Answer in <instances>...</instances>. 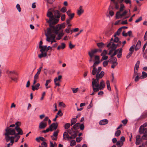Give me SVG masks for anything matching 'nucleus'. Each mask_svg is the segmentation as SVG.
I'll use <instances>...</instances> for the list:
<instances>
[{"label":"nucleus","instance_id":"nucleus-46","mask_svg":"<svg viewBox=\"0 0 147 147\" xmlns=\"http://www.w3.org/2000/svg\"><path fill=\"white\" fill-rule=\"evenodd\" d=\"M40 74L38 73H36L34 76V80H37L39 78V76Z\"/></svg>","mask_w":147,"mask_h":147},{"label":"nucleus","instance_id":"nucleus-51","mask_svg":"<svg viewBox=\"0 0 147 147\" xmlns=\"http://www.w3.org/2000/svg\"><path fill=\"white\" fill-rule=\"evenodd\" d=\"M82 138L81 137H77L76 138V141L77 142H78V143L80 142L81 141V140H82Z\"/></svg>","mask_w":147,"mask_h":147},{"label":"nucleus","instance_id":"nucleus-12","mask_svg":"<svg viewBox=\"0 0 147 147\" xmlns=\"http://www.w3.org/2000/svg\"><path fill=\"white\" fill-rule=\"evenodd\" d=\"M67 132L71 135V136L73 135H74V134H75L76 136V137L77 136V131L74 130V129H72V127L71 129H67Z\"/></svg>","mask_w":147,"mask_h":147},{"label":"nucleus","instance_id":"nucleus-38","mask_svg":"<svg viewBox=\"0 0 147 147\" xmlns=\"http://www.w3.org/2000/svg\"><path fill=\"white\" fill-rule=\"evenodd\" d=\"M50 147H57V144L55 142L54 144L51 141L50 142Z\"/></svg>","mask_w":147,"mask_h":147},{"label":"nucleus","instance_id":"nucleus-10","mask_svg":"<svg viewBox=\"0 0 147 147\" xmlns=\"http://www.w3.org/2000/svg\"><path fill=\"white\" fill-rule=\"evenodd\" d=\"M139 132L140 134H143L142 138L144 140H147V128H139Z\"/></svg>","mask_w":147,"mask_h":147},{"label":"nucleus","instance_id":"nucleus-41","mask_svg":"<svg viewBox=\"0 0 147 147\" xmlns=\"http://www.w3.org/2000/svg\"><path fill=\"white\" fill-rule=\"evenodd\" d=\"M119 50V49H117L116 50H115L114 53L112 55H111V57H113L116 55V54H117V53L118 51Z\"/></svg>","mask_w":147,"mask_h":147},{"label":"nucleus","instance_id":"nucleus-58","mask_svg":"<svg viewBox=\"0 0 147 147\" xmlns=\"http://www.w3.org/2000/svg\"><path fill=\"white\" fill-rule=\"evenodd\" d=\"M75 47V45H73L71 42H70L69 43V47L71 49H72L74 48Z\"/></svg>","mask_w":147,"mask_h":147},{"label":"nucleus","instance_id":"nucleus-43","mask_svg":"<svg viewBox=\"0 0 147 147\" xmlns=\"http://www.w3.org/2000/svg\"><path fill=\"white\" fill-rule=\"evenodd\" d=\"M97 46L100 48H101L103 47L104 44L102 42H100L97 43Z\"/></svg>","mask_w":147,"mask_h":147},{"label":"nucleus","instance_id":"nucleus-42","mask_svg":"<svg viewBox=\"0 0 147 147\" xmlns=\"http://www.w3.org/2000/svg\"><path fill=\"white\" fill-rule=\"evenodd\" d=\"M135 47L134 45L131 46L129 49V52L133 53L134 51V47Z\"/></svg>","mask_w":147,"mask_h":147},{"label":"nucleus","instance_id":"nucleus-28","mask_svg":"<svg viewBox=\"0 0 147 147\" xmlns=\"http://www.w3.org/2000/svg\"><path fill=\"white\" fill-rule=\"evenodd\" d=\"M123 144V143L121 141H118L117 142L116 145L118 147H121Z\"/></svg>","mask_w":147,"mask_h":147},{"label":"nucleus","instance_id":"nucleus-56","mask_svg":"<svg viewBox=\"0 0 147 147\" xmlns=\"http://www.w3.org/2000/svg\"><path fill=\"white\" fill-rule=\"evenodd\" d=\"M78 88H72L71 89L73 91V92L74 93H76L77 91H78Z\"/></svg>","mask_w":147,"mask_h":147},{"label":"nucleus","instance_id":"nucleus-62","mask_svg":"<svg viewBox=\"0 0 147 147\" xmlns=\"http://www.w3.org/2000/svg\"><path fill=\"white\" fill-rule=\"evenodd\" d=\"M109 14L111 16H113L114 14V13L112 10H110L109 11Z\"/></svg>","mask_w":147,"mask_h":147},{"label":"nucleus","instance_id":"nucleus-1","mask_svg":"<svg viewBox=\"0 0 147 147\" xmlns=\"http://www.w3.org/2000/svg\"><path fill=\"white\" fill-rule=\"evenodd\" d=\"M47 16L49 18V19H46L47 23L49 24L50 27L47 29V32L45 33L46 36V40L49 42L52 43L56 42L55 40L56 35L58 34L59 31L61 29L64 28L65 27V23H63L61 24H58L55 26H53L54 24L53 21L54 20V16L53 13L51 11H48L47 14Z\"/></svg>","mask_w":147,"mask_h":147},{"label":"nucleus","instance_id":"nucleus-35","mask_svg":"<svg viewBox=\"0 0 147 147\" xmlns=\"http://www.w3.org/2000/svg\"><path fill=\"white\" fill-rule=\"evenodd\" d=\"M41 53V54L38 55V57L39 58H41L43 57H45L47 56V53Z\"/></svg>","mask_w":147,"mask_h":147},{"label":"nucleus","instance_id":"nucleus-34","mask_svg":"<svg viewBox=\"0 0 147 147\" xmlns=\"http://www.w3.org/2000/svg\"><path fill=\"white\" fill-rule=\"evenodd\" d=\"M64 34L63 32L59 34L58 35V37L56 38V39L57 40H59L60 39L61 37L63 36Z\"/></svg>","mask_w":147,"mask_h":147},{"label":"nucleus","instance_id":"nucleus-37","mask_svg":"<svg viewBox=\"0 0 147 147\" xmlns=\"http://www.w3.org/2000/svg\"><path fill=\"white\" fill-rule=\"evenodd\" d=\"M52 131V129H51V128H50L49 127V128L47 129L46 130H44L42 131V132L45 133V134H46V133L47 132H48L49 131Z\"/></svg>","mask_w":147,"mask_h":147},{"label":"nucleus","instance_id":"nucleus-2","mask_svg":"<svg viewBox=\"0 0 147 147\" xmlns=\"http://www.w3.org/2000/svg\"><path fill=\"white\" fill-rule=\"evenodd\" d=\"M97 76L96 79L93 78L92 79V87L94 91H98L100 90L103 89L105 87V81L102 80L100 84H99V80L101 78H98Z\"/></svg>","mask_w":147,"mask_h":147},{"label":"nucleus","instance_id":"nucleus-48","mask_svg":"<svg viewBox=\"0 0 147 147\" xmlns=\"http://www.w3.org/2000/svg\"><path fill=\"white\" fill-rule=\"evenodd\" d=\"M67 11L66 7H63L60 10V11L63 13Z\"/></svg>","mask_w":147,"mask_h":147},{"label":"nucleus","instance_id":"nucleus-61","mask_svg":"<svg viewBox=\"0 0 147 147\" xmlns=\"http://www.w3.org/2000/svg\"><path fill=\"white\" fill-rule=\"evenodd\" d=\"M142 19V18L141 16L138 19L136 20L135 21V23H138L140 21H141Z\"/></svg>","mask_w":147,"mask_h":147},{"label":"nucleus","instance_id":"nucleus-29","mask_svg":"<svg viewBox=\"0 0 147 147\" xmlns=\"http://www.w3.org/2000/svg\"><path fill=\"white\" fill-rule=\"evenodd\" d=\"M147 77V74L144 71L142 72V75L140 77V78L144 79Z\"/></svg>","mask_w":147,"mask_h":147},{"label":"nucleus","instance_id":"nucleus-40","mask_svg":"<svg viewBox=\"0 0 147 147\" xmlns=\"http://www.w3.org/2000/svg\"><path fill=\"white\" fill-rule=\"evenodd\" d=\"M70 126L71 124H70L69 123H66L64 126V128L65 129H67L70 127Z\"/></svg>","mask_w":147,"mask_h":147},{"label":"nucleus","instance_id":"nucleus-64","mask_svg":"<svg viewBox=\"0 0 147 147\" xmlns=\"http://www.w3.org/2000/svg\"><path fill=\"white\" fill-rule=\"evenodd\" d=\"M144 38V40H147V31L145 33Z\"/></svg>","mask_w":147,"mask_h":147},{"label":"nucleus","instance_id":"nucleus-20","mask_svg":"<svg viewBox=\"0 0 147 147\" xmlns=\"http://www.w3.org/2000/svg\"><path fill=\"white\" fill-rule=\"evenodd\" d=\"M109 61V62L111 63H118L117 62V59L116 57H111Z\"/></svg>","mask_w":147,"mask_h":147},{"label":"nucleus","instance_id":"nucleus-53","mask_svg":"<svg viewBox=\"0 0 147 147\" xmlns=\"http://www.w3.org/2000/svg\"><path fill=\"white\" fill-rule=\"evenodd\" d=\"M80 128L81 130H83L84 128V126L83 124H80L79 125Z\"/></svg>","mask_w":147,"mask_h":147},{"label":"nucleus","instance_id":"nucleus-19","mask_svg":"<svg viewBox=\"0 0 147 147\" xmlns=\"http://www.w3.org/2000/svg\"><path fill=\"white\" fill-rule=\"evenodd\" d=\"M10 137H12V139H13V143L14 142L15 139L16 138V139L15 140V142H16L18 141V140L20 137V136L19 135H13V136H10Z\"/></svg>","mask_w":147,"mask_h":147},{"label":"nucleus","instance_id":"nucleus-11","mask_svg":"<svg viewBox=\"0 0 147 147\" xmlns=\"http://www.w3.org/2000/svg\"><path fill=\"white\" fill-rule=\"evenodd\" d=\"M76 137V136L74 134V135L71 136H69L68 134V132H65L63 134V139L65 140L66 138H67V139H71L75 138Z\"/></svg>","mask_w":147,"mask_h":147},{"label":"nucleus","instance_id":"nucleus-24","mask_svg":"<svg viewBox=\"0 0 147 147\" xmlns=\"http://www.w3.org/2000/svg\"><path fill=\"white\" fill-rule=\"evenodd\" d=\"M65 47V44L64 43H62L61 46H58L57 47V49L59 50L60 49H64Z\"/></svg>","mask_w":147,"mask_h":147},{"label":"nucleus","instance_id":"nucleus-27","mask_svg":"<svg viewBox=\"0 0 147 147\" xmlns=\"http://www.w3.org/2000/svg\"><path fill=\"white\" fill-rule=\"evenodd\" d=\"M119 53L117 55V57L118 58H120L122 55V49L121 48H120L119 49Z\"/></svg>","mask_w":147,"mask_h":147},{"label":"nucleus","instance_id":"nucleus-55","mask_svg":"<svg viewBox=\"0 0 147 147\" xmlns=\"http://www.w3.org/2000/svg\"><path fill=\"white\" fill-rule=\"evenodd\" d=\"M107 54V51L106 50H104L101 53V56L105 55Z\"/></svg>","mask_w":147,"mask_h":147},{"label":"nucleus","instance_id":"nucleus-36","mask_svg":"<svg viewBox=\"0 0 147 147\" xmlns=\"http://www.w3.org/2000/svg\"><path fill=\"white\" fill-rule=\"evenodd\" d=\"M107 85L108 89L109 90H111V89L110 84V82L109 80H107Z\"/></svg>","mask_w":147,"mask_h":147},{"label":"nucleus","instance_id":"nucleus-30","mask_svg":"<svg viewBox=\"0 0 147 147\" xmlns=\"http://www.w3.org/2000/svg\"><path fill=\"white\" fill-rule=\"evenodd\" d=\"M77 121L76 118H73L71 119V126L75 124Z\"/></svg>","mask_w":147,"mask_h":147},{"label":"nucleus","instance_id":"nucleus-52","mask_svg":"<svg viewBox=\"0 0 147 147\" xmlns=\"http://www.w3.org/2000/svg\"><path fill=\"white\" fill-rule=\"evenodd\" d=\"M16 8L18 10L19 12H20L21 11V8L19 4H18L16 6Z\"/></svg>","mask_w":147,"mask_h":147},{"label":"nucleus","instance_id":"nucleus-47","mask_svg":"<svg viewBox=\"0 0 147 147\" xmlns=\"http://www.w3.org/2000/svg\"><path fill=\"white\" fill-rule=\"evenodd\" d=\"M76 144V142L75 140H72L71 141L70 146H73L75 145Z\"/></svg>","mask_w":147,"mask_h":147},{"label":"nucleus","instance_id":"nucleus-39","mask_svg":"<svg viewBox=\"0 0 147 147\" xmlns=\"http://www.w3.org/2000/svg\"><path fill=\"white\" fill-rule=\"evenodd\" d=\"M67 15L69 16L68 19H69V20L70 19L71 20L72 19L74 16V13H73Z\"/></svg>","mask_w":147,"mask_h":147},{"label":"nucleus","instance_id":"nucleus-16","mask_svg":"<svg viewBox=\"0 0 147 147\" xmlns=\"http://www.w3.org/2000/svg\"><path fill=\"white\" fill-rule=\"evenodd\" d=\"M107 47H110L111 49L115 50H116V44L111 42H110L107 45Z\"/></svg>","mask_w":147,"mask_h":147},{"label":"nucleus","instance_id":"nucleus-14","mask_svg":"<svg viewBox=\"0 0 147 147\" xmlns=\"http://www.w3.org/2000/svg\"><path fill=\"white\" fill-rule=\"evenodd\" d=\"M98 50V49H95L94 50H92L88 52V55L90 57H92L94 56V55L97 52Z\"/></svg>","mask_w":147,"mask_h":147},{"label":"nucleus","instance_id":"nucleus-45","mask_svg":"<svg viewBox=\"0 0 147 147\" xmlns=\"http://www.w3.org/2000/svg\"><path fill=\"white\" fill-rule=\"evenodd\" d=\"M121 131L120 130H117L115 133V136L117 137L119 136L121 134Z\"/></svg>","mask_w":147,"mask_h":147},{"label":"nucleus","instance_id":"nucleus-49","mask_svg":"<svg viewBox=\"0 0 147 147\" xmlns=\"http://www.w3.org/2000/svg\"><path fill=\"white\" fill-rule=\"evenodd\" d=\"M102 57L101 59V61H102L104 60H106L108 58V56L106 55L102 56Z\"/></svg>","mask_w":147,"mask_h":147},{"label":"nucleus","instance_id":"nucleus-9","mask_svg":"<svg viewBox=\"0 0 147 147\" xmlns=\"http://www.w3.org/2000/svg\"><path fill=\"white\" fill-rule=\"evenodd\" d=\"M52 11L54 13V20H53V22L54 24H55L58 22L59 20V18L60 17L61 14L59 11L58 10H53Z\"/></svg>","mask_w":147,"mask_h":147},{"label":"nucleus","instance_id":"nucleus-4","mask_svg":"<svg viewBox=\"0 0 147 147\" xmlns=\"http://www.w3.org/2000/svg\"><path fill=\"white\" fill-rule=\"evenodd\" d=\"M5 130L6 132L10 136H13V135H22L23 134L22 129L19 127V126H16L15 129L9 127L6 128Z\"/></svg>","mask_w":147,"mask_h":147},{"label":"nucleus","instance_id":"nucleus-60","mask_svg":"<svg viewBox=\"0 0 147 147\" xmlns=\"http://www.w3.org/2000/svg\"><path fill=\"white\" fill-rule=\"evenodd\" d=\"M147 126V123H144L143 125H141L140 127V128H145V127H146Z\"/></svg>","mask_w":147,"mask_h":147},{"label":"nucleus","instance_id":"nucleus-21","mask_svg":"<svg viewBox=\"0 0 147 147\" xmlns=\"http://www.w3.org/2000/svg\"><path fill=\"white\" fill-rule=\"evenodd\" d=\"M108 123V120L107 119H104L101 120L99 122V124L101 125H104L107 124Z\"/></svg>","mask_w":147,"mask_h":147},{"label":"nucleus","instance_id":"nucleus-54","mask_svg":"<svg viewBox=\"0 0 147 147\" xmlns=\"http://www.w3.org/2000/svg\"><path fill=\"white\" fill-rule=\"evenodd\" d=\"M51 81V79L47 80V81H46V83L45 84V86H48L49 84L50 83Z\"/></svg>","mask_w":147,"mask_h":147},{"label":"nucleus","instance_id":"nucleus-7","mask_svg":"<svg viewBox=\"0 0 147 147\" xmlns=\"http://www.w3.org/2000/svg\"><path fill=\"white\" fill-rule=\"evenodd\" d=\"M5 136V139L7 142L10 141V143L7 144V146L5 147H10L11 146H12L13 144V139H12V137H10V135L5 132L4 134Z\"/></svg>","mask_w":147,"mask_h":147},{"label":"nucleus","instance_id":"nucleus-26","mask_svg":"<svg viewBox=\"0 0 147 147\" xmlns=\"http://www.w3.org/2000/svg\"><path fill=\"white\" fill-rule=\"evenodd\" d=\"M80 125V123H76L72 127V129H74L75 130L78 129L79 127V125Z\"/></svg>","mask_w":147,"mask_h":147},{"label":"nucleus","instance_id":"nucleus-18","mask_svg":"<svg viewBox=\"0 0 147 147\" xmlns=\"http://www.w3.org/2000/svg\"><path fill=\"white\" fill-rule=\"evenodd\" d=\"M40 85V84L39 83H38L34 85H32V90L34 91L35 90H38Z\"/></svg>","mask_w":147,"mask_h":147},{"label":"nucleus","instance_id":"nucleus-22","mask_svg":"<svg viewBox=\"0 0 147 147\" xmlns=\"http://www.w3.org/2000/svg\"><path fill=\"white\" fill-rule=\"evenodd\" d=\"M39 49H41L40 50V51L41 53H43V52L46 51L47 48V46H42V45H39Z\"/></svg>","mask_w":147,"mask_h":147},{"label":"nucleus","instance_id":"nucleus-5","mask_svg":"<svg viewBox=\"0 0 147 147\" xmlns=\"http://www.w3.org/2000/svg\"><path fill=\"white\" fill-rule=\"evenodd\" d=\"M120 8H119V11H117L116 14V18L117 19L121 18L123 16H125L127 13V12L126 10H125L122 13L121 12L124 10L125 7L123 4H121Z\"/></svg>","mask_w":147,"mask_h":147},{"label":"nucleus","instance_id":"nucleus-32","mask_svg":"<svg viewBox=\"0 0 147 147\" xmlns=\"http://www.w3.org/2000/svg\"><path fill=\"white\" fill-rule=\"evenodd\" d=\"M140 62L139 61H138L137 62L136 64V65H135L134 69L135 70V69H136L137 70L138 69L139 67V65H140Z\"/></svg>","mask_w":147,"mask_h":147},{"label":"nucleus","instance_id":"nucleus-17","mask_svg":"<svg viewBox=\"0 0 147 147\" xmlns=\"http://www.w3.org/2000/svg\"><path fill=\"white\" fill-rule=\"evenodd\" d=\"M82 6H80L79 9L77 10V13L79 16H80L84 12V10L82 9Z\"/></svg>","mask_w":147,"mask_h":147},{"label":"nucleus","instance_id":"nucleus-44","mask_svg":"<svg viewBox=\"0 0 147 147\" xmlns=\"http://www.w3.org/2000/svg\"><path fill=\"white\" fill-rule=\"evenodd\" d=\"M109 62V61H105L103 62L102 65L104 67H106L108 64V62Z\"/></svg>","mask_w":147,"mask_h":147},{"label":"nucleus","instance_id":"nucleus-63","mask_svg":"<svg viewBox=\"0 0 147 147\" xmlns=\"http://www.w3.org/2000/svg\"><path fill=\"white\" fill-rule=\"evenodd\" d=\"M114 40V42H117L119 40V38L118 37L115 36Z\"/></svg>","mask_w":147,"mask_h":147},{"label":"nucleus","instance_id":"nucleus-25","mask_svg":"<svg viewBox=\"0 0 147 147\" xmlns=\"http://www.w3.org/2000/svg\"><path fill=\"white\" fill-rule=\"evenodd\" d=\"M100 63V61H96L94 63L93 65L91 67H93V68H94V70H95L96 69V65H98Z\"/></svg>","mask_w":147,"mask_h":147},{"label":"nucleus","instance_id":"nucleus-3","mask_svg":"<svg viewBox=\"0 0 147 147\" xmlns=\"http://www.w3.org/2000/svg\"><path fill=\"white\" fill-rule=\"evenodd\" d=\"M111 3L108 8L109 10L114 9L118 10L119 9V7L121 5L123 4L122 3L124 2L126 4H131V0H110Z\"/></svg>","mask_w":147,"mask_h":147},{"label":"nucleus","instance_id":"nucleus-33","mask_svg":"<svg viewBox=\"0 0 147 147\" xmlns=\"http://www.w3.org/2000/svg\"><path fill=\"white\" fill-rule=\"evenodd\" d=\"M62 76L61 75H59L58 76V78H55L54 79V82H55V81H60V80L62 78Z\"/></svg>","mask_w":147,"mask_h":147},{"label":"nucleus","instance_id":"nucleus-8","mask_svg":"<svg viewBox=\"0 0 147 147\" xmlns=\"http://www.w3.org/2000/svg\"><path fill=\"white\" fill-rule=\"evenodd\" d=\"M8 75L9 77L13 81L15 82H17L18 78L16 76H18V74L15 71H9Z\"/></svg>","mask_w":147,"mask_h":147},{"label":"nucleus","instance_id":"nucleus-31","mask_svg":"<svg viewBox=\"0 0 147 147\" xmlns=\"http://www.w3.org/2000/svg\"><path fill=\"white\" fill-rule=\"evenodd\" d=\"M59 129H57L56 131H55L53 133V135L51 136V138L53 137H56L58 135V133L59 132Z\"/></svg>","mask_w":147,"mask_h":147},{"label":"nucleus","instance_id":"nucleus-13","mask_svg":"<svg viewBox=\"0 0 147 147\" xmlns=\"http://www.w3.org/2000/svg\"><path fill=\"white\" fill-rule=\"evenodd\" d=\"M58 126V124L57 123H54L51 124L49 126V127L52 129V131L56 130Z\"/></svg>","mask_w":147,"mask_h":147},{"label":"nucleus","instance_id":"nucleus-59","mask_svg":"<svg viewBox=\"0 0 147 147\" xmlns=\"http://www.w3.org/2000/svg\"><path fill=\"white\" fill-rule=\"evenodd\" d=\"M65 18V14L62 15L61 17V20L62 21H64Z\"/></svg>","mask_w":147,"mask_h":147},{"label":"nucleus","instance_id":"nucleus-15","mask_svg":"<svg viewBox=\"0 0 147 147\" xmlns=\"http://www.w3.org/2000/svg\"><path fill=\"white\" fill-rule=\"evenodd\" d=\"M47 124L46 122L42 121L40 123L39 128L40 129H44L47 127Z\"/></svg>","mask_w":147,"mask_h":147},{"label":"nucleus","instance_id":"nucleus-23","mask_svg":"<svg viewBox=\"0 0 147 147\" xmlns=\"http://www.w3.org/2000/svg\"><path fill=\"white\" fill-rule=\"evenodd\" d=\"M141 46V42L140 40L138 41L136 45L135 46V50L137 51L140 47Z\"/></svg>","mask_w":147,"mask_h":147},{"label":"nucleus","instance_id":"nucleus-6","mask_svg":"<svg viewBox=\"0 0 147 147\" xmlns=\"http://www.w3.org/2000/svg\"><path fill=\"white\" fill-rule=\"evenodd\" d=\"M96 69L94 70V68L92 72V74L93 75H96V77L97 76L98 78H102L104 75L105 73L103 71L100 72L102 69V68L101 67H98V69L96 67Z\"/></svg>","mask_w":147,"mask_h":147},{"label":"nucleus","instance_id":"nucleus-57","mask_svg":"<svg viewBox=\"0 0 147 147\" xmlns=\"http://www.w3.org/2000/svg\"><path fill=\"white\" fill-rule=\"evenodd\" d=\"M59 105L60 106L63 107H65V105L62 102H60L59 103Z\"/></svg>","mask_w":147,"mask_h":147},{"label":"nucleus","instance_id":"nucleus-50","mask_svg":"<svg viewBox=\"0 0 147 147\" xmlns=\"http://www.w3.org/2000/svg\"><path fill=\"white\" fill-rule=\"evenodd\" d=\"M142 141V139L138 140V139H136V145H139L141 142Z\"/></svg>","mask_w":147,"mask_h":147}]
</instances>
